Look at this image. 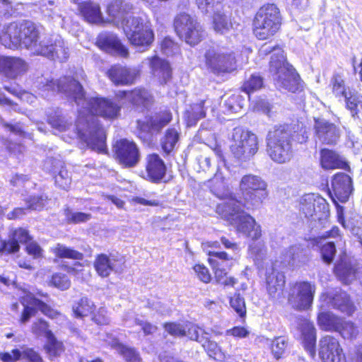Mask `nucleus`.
<instances>
[{"mask_svg":"<svg viewBox=\"0 0 362 362\" xmlns=\"http://www.w3.org/2000/svg\"><path fill=\"white\" fill-rule=\"evenodd\" d=\"M319 355L323 362H346L338 341L330 336L320 339Z\"/></svg>","mask_w":362,"mask_h":362,"instance_id":"obj_21","label":"nucleus"},{"mask_svg":"<svg viewBox=\"0 0 362 362\" xmlns=\"http://www.w3.org/2000/svg\"><path fill=\"white\" fill-rule=\"evenodd\" d=\"M179 48L170 37H165L161 42V50L163 54L170 56L177 52Z\"/></svg>","mask_w":362,"mask_h":362,"instance_id":"obj_63","label":"nucleus"},{"mask_svg":"<svg viewBox=\"0 0 362 362\" xmlns=\"http://www.w3.org/2000/svg\"><path fill=\"white\" fill-rule=\"evenodd\" d=\"M50 282L54 287L61 290H66L71 285V282L67 276L61 273L53 274Z\"/></svg>","mask_w":362,"mask_h":362,"instance_id":"obj_57","label":"nucleus"},{"mask_svg":"<svg viewBox=\"0 0 362 362\" xmlns=\"http://www.w3.org/2000/svg\"><path fill=\"white\" fill-rule=\"evenodd\" d=\"M172 119V114L168 110L160 112L149 118L146 123H144L141 128L151 132H160Z\"/></svg>","mask_w":362,"mask_h":362,"instance_id":"obj_34","label":"nucleus"},{"mask_svg":"<svg viewBox=\"0 0 362 362\" xmlns=\"http://www.w3.org/2000/svg\"><path fill=\"white\" fill-rule=\"evenodd\" d=\"M37 26L30 21L11 23L4 28L0 40L3 45L10 49L23 46L33 54L44 53L42 49L44 38L40 40Z\"/></svg>","mask_w":362,"mask_h":362,"instance_id":"obj_4","label":"nucleus"},{"mask_svg":"<svg viewBox=\"0 0 362 362\" xmlns=\"http://www.w3.org/2000/svg\"><path fill=\"white\" fill-rule=\"evenodd\" d=\"M315 290V286L308 281L296 282L291 288L288 301L296 310H308L312 305Z\"/></svg>","mask_w":362,"mask_h":362,"instance_id":"obj_14","label":"nucleus"},{"mask_svg":"<svg viewBox=\"0 0 362 362\" xmlns=\"http://www.w3.org/2000/svg\"><path fill=\"white\" fill-rule=\"evenodd\" d=\"M64 215L69 223H79L86 222L91 218V214L83 212H74L69 209L64 210Z\"/></svg>","mask_w":362,"mask_h":362,"instance_id":"obj_54","label":"nucleus"},{"mask_svg":"<svg viewBox=\"0 0 362 362\" xmlns=\"http://www.w3.org/2000/svg\"><path fill=\"white\" fill-rule=\"evenodd\" d=\"M43 96L49 93H64L78 106V118L74 129L88 146L98 152L106 149V136L103 128L98 123L96 116L112 120L119 115L120 106L113 100L102 97H86L82 86L75 79L64 76L59 80L41 82Z\"/></svg>","mask_w":362,"mask_h":362,"instance_id":"obj_1","label":"nucleus"},{"mask_svg":"<svg viewBox=\"0 0 362 362\" xmlns=\"http://www.w3.org/2000/svg\"><path fill=\"white\" fill-rule=\"evenodd\" d=\"M228 138L232 154L241 162L250 160L258 151L259 140L257 135L240 127H235Z\"/></svg>","mask_w":362,"mask_h":362,"instance_id":"obj_7","label":"nucleus"},{"mask_svg":"<svg viewBox=\"0 0 362 362\" xmlns=\"http://www.w3.org/2000/svg\"><path fill=\"white\" fill-rule=\"evenodd\" d=\"M204 58L207 69L214 74L231 73L236 69V59L233 52L213 47L206 50Z\"/></svg>","mask_w":362,"mask_h":362,"instance_id":"obj_12","label":"nucleus"},{"mask_svg":"<svg viewBox=\"0 0 362 362\" xmlns=\"http://www.w3.org/2000/svg\"><path fill=\"white\" fill-rule=\"evenodd\" d=\"M335 252V245L332 242L325 243L321 248L322 259L325 262L328 264L332 262Z\"/></svg>","mask_w":362,"mask_h":362,"instance_id":"obj_60","label":"nucleus"},{"mask_svg":"<svg viewBox=\"0 0 362 362\" xmlns=\"http://www.w3.org/2000/svg\"><path fill=\"white\" fill-rule=\"evenodd\" d=\"M174 26L178 36L191 46L197 45L204 37L202 25L189 14H179L175 18Z\"/></svg>","mask_w":362,"mask_h":362,"instance_id":"obj_10","label":"nucleus"},{"mask_svg":"<svg viewBox=\"0 0 362 362\" xmlns=\"http://www.w3.org/2000/svg\"><path fill=\"white\" fill-rule=\"evenodd\" d=\"M165 330L172 335L175 336H186V328L180 324L168 323L166 324Z\"/></svg>","mask_w":362,"mask_h":362,"instance_id":"obj_64","label":"nucleus"},{"mask_svg":"<svg viewBox=\"0 0 362 362\" xmlns=\"http://www.w3.org/2000/svg\"><path fill=\"white\" fill-rule=\"evenodd\" d=\"M271 54L269 71L279 90L296 93L302 88L300 76L292 65L288 63L284 50L279 46L264 43L259 49L258 55L264 58Z\"/></svg>","mask_w":362,"mask_h":362,"instance_id":"obj_3","label":"nucleus"},{"mask_svg":"<svg viewBox=\"0 0 362 362\" xmlns=\"http://www.w3.org/2000/svg\"><path fill=\"white\" fill-rule=\"evenodd\" d=\"M265 251V246L261 242H253L249 246V253L255 259H262Z\"/></svg>","mask_w":362,"mask_h":362,"instance_id":"obj_61","label":"nucleus"},{"mask_svg":"<svg viewBox=\"0 0 362 362\" xmlns=\"http://www.w3.org/2000/svg\"><path fill=\"white\" fill-rule=\"evenodd\" d=\"M334 273L345 284H349L358 277L362 284V268L357 270L345 253L340 255L334 267Z\"/></svg>","mask_w":362,"mask_h":362,"instance_id":"obj_22","label":"nucleus"},{"mask_svg":"<svg viewBox=\"0 0 362 362\" xmlns=\"http://www.w3.org/2000/svg\"><path fill=\"white\" fill-rule=\"evenodd\" d=\"M300 211L306 217L313 219H325L329 214V207L326 199L319 194H308L300 200Z\"/></svg>","mask_w":362,"mask_h":362,"instance_id":"obj_13","label":"nucleus"},{"mask_svg":"<svg viewBox=\"0 0 362 362\" xmlns=\"http://www.w3.org/2000/svg\"><path fill=\"white\" fill-rule=\"evenodd\" d=\"M325 300H327L328 303H331L333 307L348 315H352L355 310V306L349 300L347 293L340 289L336 290L333 293H329Z\"/></svg>","mask_w":362,"mask_h":362,"instance_id":"obj_30","label":"nucleus"},{"mask_svg":"<svg viewBox=\"0 0 362 362\" xmlns=\"http://www.w3.org/2000/svg\"><path fill=\"white\" fill-rule=\"evenodd\" d=\"M210 103L211 102L209 100H205L191 105L185 112V117L187 126H194L198 120L204 117L207 105Z\"/></svg>","mask_w":362,"mask_h":362,"instance_id":"obj_37","label":"nucleus"},{"mask_svg":"<svg viewBox=\"0 0 362 362\" xmlns=\"http://www.w3.org/2000/svg\"><path fill=\"white\" fill-rule=\"evenodd\" d=\"M20 299L21 303L11 304V310L15 314L21 308L22 310L21 317H33L37 315L39 312L47 317H54L59 315L57 310L35 298L30 291H23Z\"/></svg>","mask_w":362,"mask_h":362,"instance_id":"obj_11","label":"nucleus"},{"mask_svg":"<svg viewBox=\"0 0 362 362\" xmlns=\"http://www.w3.org/2000/svg\"><path fill=\"white\" fill-rule=\"evenodd\" d=\"M30 239L27 230L18 228L15 230L7 241H4L1 245V250L3 252L14 253L19 250V243H25Z\"/></svg>","mask_w":362,"mask_h":362,"instance_id":"obj_32","label":"nucleus"},{"mask_svg":"<svg viewBox=\"0 0 362 362\" xmlns=\"http://www.w3.org/2000/svg\"><path fill=\"white\" fill-rule=\"evenodd\" d=\"M232 27L229 18L221 13H216L214 16V28L217 33H225Z\"/></svg>","mask_w":362,"mask_h":362,"instance_id":"obj_49","label":"nucleus"},{"mask_svg":"<svg viewBox=\"0 0 362 362\" xmlns=\"http://www.w3.org/2000/svg\"><path fill=\"white\" fill-rule=\"evenodd\" d=\"M288 346L287 339L284 337L275 338L272 343V351L276 358H280L286 351Z\"/></svg>","mask_w":362,"mask_h":362,"instance_id":"obj_55","label":"nucleus"},{"mask_svg":"<svg viewBox=\"0 0 362 362\" xmlns=\"http://www.w3.org/2000/svg\"><path fill=\"white\" fill-rule=\"evenodd\" d=\"M146 170L148 179L157 182L165 177L166 166L158 155L151 154L146 158Z\"/></svg>","mask_w":362,"mask_h":362,"instance_id":"obj_29","label":"nucleus"},{"mask_svg":"<svg viewBox=\"0 0 362 362\" xmlns=\"http://www.w3.org/2000/svg\"><path fill=\"white\" fill-rule=\"evenodd\" d=\"M27 351H34L33 349L25 348L22 351L19 349H13L11 352H5L0 354V358L4 362H16L21 359H25V353Z\"/></svg>","mask_w":362,"mask_h":362,"instance_id":"obj_52","label":"nucleus"},{"mask_svg":"<svg viewBox=\"0 0 362 362\" xmlns=\"http://www.w3.org/2000/svg\"><path fill=\"white\" fill-rule=\"evenodd\" d=\"M320 327L327 332H338L342 318H317Z\"/></svg>","mask_w":362,"mask_h":362,"instance_id":"obj_53","label":"nucleus"},{"mask_svg":"<svg viewBox=\"0 0 362 362\" xmlns=\"http://www.w3.org/2000/svg\"><path fill=\"white\" fill-rule=\"evenodd\" d=\"M239 189L245 201V207L247 210L259 207L269 195L267 182L261 177L253 174L242 177Z\"/></svg>","mask_w":362,"mask_h":362,"instance_id":"obj_9","label":"nucleus"},{"mask_svg":"<svg viewBox=\"0 0 362 362\" xmlns=\"http://www.w3.org/2000/svg\"><path fill=\"white\" fill-rule=\"evenodd\" d=\"M42 49L44 53H38L37 55H42L49 59L60 62L66 61L69 57V49L65 46L63 39L58 35H54L50 37H45Z\"/></svg>","mask_w":362,"mask_h":362,"instance_id":"obj_20","label":"nucleus"},{"mask_svg":"<svg viewBox=\"0 0 362 362\" xmlns=\"http://www.w3.org/2000/svg\"><path fill=\"white\" fill-rule=\"evenodd\" d=\"M263 86V78L257 74H251L245 80L243 85V90L245 91L250 98V94L259 90Z\"/></svg>","mask_w":362,"mask_h":362,"instance_id":"obj_47","label":"nucleus"},{"mask_svg":"<svg viewBox=\"0 0 362 362\" xmlns=\"http://www.w3.org/2000/svg\"><path fill=\"white\" fill-rule=\"evenodd\" d=\"M48 325L46 321L42 318H39L36 322L33 324V331L37 335L44 336L47 338L49 334H53L51 330L48 329Z\"/></svg>","mask_w":362,"mask_h":362,"instance_id":"obj_62","label":"nucleus"},{"mask_svg":"<svg viewBox=\"0 0 362 362\" xmlns=\"http://www.w3.org/2000/svg\"><path fill=\"white\" fill-rule=\"evenodd\" d=\"M63 162L53 158H48L44 163L43 168L54 175L56 185L68 190L71 185V177L69 172L64 168Z\"/></svg>","mask_w":362,"mask_h":362,"instance_id":"obj_23","label":"nucleus"},{"mask_svg":"<svg viewBox=\"0 0 362 362\" xmlns=\"http://www.w3.org/2000/svg\"><path fill=\"white\" fill-rule=\"evenodd\" d=\"M114 151L116 160L125 168L134 167L140 160L137 146L127 139L117 141L114 146Z\"/></svg>","mask_w":362,"mask_h":362,"instance_id":"obj_17","label":"nucleus"},{"mask_svg":"<svg viewBox=\"0 0 362 362\" xmlns=\"http://www.w3.org/2000/svg\"><path fill=\"white\" fill-rule=\"evenodd\" d=\"M245 204L241 202L230 198L216 206V213L226 220L235 230L252 240H258L262 236V228L255 219L244 211Z\"/></svg>","mask_w":362,"mask_h":362,"instance_id":"obj_5","label":"nucleus"},{"mask_svg":"<svg viewBox=\"0 0 362 362\" xmlns=\"http://www.w3.org/2000/svg\"><path fill=\"white\" fill-rule=\"evenodd\" d=\"M352 181L346 173H339L334 175L332 180V190L329 196L334 204L337 202L344 203L347 202L352 192Z\"/></svg>","mask_w":362,"mask_h":362,"instance_id":"obj_19","label":"nucleus"},{"mask_svg":"<svg viewBox=\"0 0 362 362\" xmlns=\"http://www.w3.org/2000/svg\"><path fill=\"white\" fill-rule=\"evenodd\" d=\"M48 122L53 128L60 132L66 131L73 127L72 119H66L59 112L49 115Z\"/></svg>","mask_w":362,"mask_h":362,"instance_id":"obj_46","label":"nucleus"},{"mask_svg":"<svg viewBox=\"0 0 362 362\" xmlns=\"http://www.w3.org/2000/svg\"><path fill=\"white\" fill-rule=\"evenodd\" d=\"M132 9L131 3L115 0L108 6L107 13L115 23H121L131 45L144 52L154 41V33L151 22L146 17L128 16Z\"/></svg>","mask_w":362,"mask_h":362,"instance_id":"obj_2","label":"nucleus"},{"mask_svg":"<svg viewBox=\"0 0 362 362\" xmlns=\"http://www.w3.org/2000/svg\"><path fill=\"white\" fill-rule=\"evenodd\" d=\"M95 305L86 297L81 298L73 305V312L76 317H88L93 313Z\"/></svg>","mask_w":362,"mask_h":362,"instance_id":"obj_44","label":"nucleus"},{"mask_svg":"<svg viewBox=\"0 0 362 362\" xmlns=\"http://www.w3.org/2000/svg\"><path fill=\"white\" fill-rule=\"evenodd\" d=\"M332 93L336 98H342L351 90L346 86L345 78L342 73H334L329 83Z\"/></svg>","mask_w":362,"mask_h":362,"instance_id":"obj_41","label":"nucleus"},{"mask_svg":"<svg viewBox=\"0 0 362 362\" xmlns=\"http://www.w3.org/2000/svg\"><path fill=\"white\" fill-rule=\"evenodd\" d=\"M313 130L316 142L322 144H336L341 134L339 126L322 117L314 118Z\"/></svg>","mask_w":362,"mask_h":362,"instance_id":"obj_15","label":"nucleus"},{"mask_svg":"<svg viewBox=\"0 0 362 362\" xmlns=\"http://www.w3.org/2000/svg\"><path fill=\"white\" fill-rule=\"evenodd\" d=\"M284 261L292 266H300L305 264L308 257L306 251L299 245H293L283 252Z\"/></svg>","mask_w":362,"mask_h":362,"instance_id":"obj_35","label":"nucleus"},{"mask_svg":"<svg viewBox=\"0 0 362 362\" xmlns=\"http://www.w3.org/2000/svg\"><path fill=\"white\" fill-rule=\"evenodd\" d=\"M267 151L271 159L278 163H285L293 156L292 134L287 124L274 126L267 136Z\"/></svg>","mask_w":362,"mask_h":362,"instance_id":"obj_6","label":"nucleus"},{"mask_svg":"<svg viewBox=\"0 0 362 362\" xmlns=\"http://www.w3.org/2000/svg\"><path fill=\"white\" fill-rule=\"evenodd\" d=\"M218 158L216 173L211 179V191L218 197L222 198L227 189V182L229 179V168L226 165L223 151L218 145L213 148Z\"/></svg>","mask_w":362,"mask_h":362,"instance_id":"obj_18","label":"nucleus"},{"mask_svg":"<svg viewBox=\"0 0 362 362\" xmlns=\"http://www.w3.org/2000/svg\"><path fill=\"white\" fill-rule=\"evenodd\" d=\"M46 339L45 349L49 358L53 359L59 356L64 351L62 342L58 341L53 334H49V336Z\"/></svg>","mask_w":362,"mask_h":362,"instance_id":"obj_43","label":"nucleus"},{"mask_svg":"<svg viewBox=\"0 0 362 362\" xmlns=\"http://www.w3.org/2000/svg\"><path fill=\"white\" fill-rule=\"evenodd\" d=\"M51 251L56 257L59 258H69L78 260L83 258V255L81 252L59 243L52 247Z\"/></svg>","mask_w":362,"mask_h":362,"instance_id":"obj_45","label":"nucleus"},{"mask_svg":"<svg viewBox=\"0 0 362 362\" xmlns=\"http://www.w3.org/2000/svg\"><path fill=\"white\" fill-rule=\"evenodd\" d=\"M154 78L160 84L168 83L172 78V69L168 62L154 56L146 59Z\"/></svg>","mask_w":362,"mask_h":362,"instance_id":"obj_28","label":"nucleus"},{"mask_svg":"<svg viewBox=\"0 0 362 362\" xmlns=\"http://www.w3.org/2000/svg\"><path fill=\"white\" fill-rule=\"evenodd\" d=\"M47 196L43 194L30 195L25 200L27 205V209L34 211L42 210L47 204Z\"/></svg>","mask_w":362,"mask_h":362,"instance_id":"obj_48","label":"nucleus"},{"mask_svg":"<svg viewBox=\"0 0 362 362\" xmlns=\"http://www.w3.org/2000/svg\"><path fill=\"white\" fill-rule=\"evenodd\" d=\"M198 8L203 13H210L220 6L221 0H195Z\"/></svg>","mask_w":362,"mask_h":362,"instance_id":"obj_58","label":"nucleus"},{"mask_svg":"<svg viewBox=\"0 0 362 362\" xmlns=\"http://www.w3.org/2000/svg\"><path fill=\"white\" fill-rule=\"evenodd\" d=\"M320 163L324 169H335L341 168L344 162L334 151L327 148L320 151Z\"/></svg>","mask_w":362,"mask_h":362,"instance_id":"obj_39","label":"nucleus"},{"mask_svg":"<svg viewBox=\"0 0 362 362\" xmlns=\"http://www.w3.org/2000/svg\"><path fill=\"white\" fill-rule=\"evenodd\" d=\"M224 113L230 114L238 112L242 108L243 105L240 103V96L238 95H232L224 100L223 106Z\"/></svg>","mask_w":362,"mask_h":362,"instance_id":"obj_51","label":"nucleus"},{"mask_svg":"<svg viewBox=\"0 0 362 362\" xmlns=\"http://www.w3.org/2000/svg\"><path fill=\"white\" fill-rule=\"evenodd\" d=\"M342 98H344L346 107L350 111L351 116L358 117V112L362 110V95L351 89Z\"/></svg>","mask_w":362,"mask_h":362,"instance_id":"obj_40","label":"nucleus"},{"mask_svg":"<svg viewBox=\"0 0 362 362\" xmlns=\"http://www.w3.org/2000/svg\"><path fill=\"white\" fill-rule=\"evenodd\" d=\"M98 47L107 53L119 55L122 57H127L129 52L119 38L113 33H101L96 42Z\"/></svg>","mask_w":362,"mask_h":362,"instance_id":"obj_25","label":"nucleus"},{"mask_svg":"<svg viewBox=\"0 0 362 362\" xmlns=\"http://www.w3.org/2000/svg\"><path fill=\"white\" fill-rule=\"evenodd\" d=\"M28 70V63L21 58L0 56V74L7 78H16Z\"/></svg>","mask_w":362,"mask_h":362,"instance_id":"obj_24","label":"nucleus"},{"mask_svg":"<svg viewBox=\"0 0 362 362\" xmlns=\"http://www.w3.org/2000/svg\"><path fill=\"white\" fill-rule=\"evenodd\" d=\"M180 135L175 128L168 129L160 139V146L163 151L167 155L170 154L175 148L179 141Z\"/></svg>","mask_w":362,"mask_h":362,"instance_id":"obj_42","label":"nucleus"},{"mask_svg":"<svg viewBox=\"0 0 362 362\" xmlns=\"http://www.w3.org/2000/svg\"><path fill=\"white\" fill-rule=\"evenodd\" d=\"M209 262L213 267L215 278L218 283L224 286H233L236 280L227 276L226 268L231 266L232 258L225 252L209 251Z\"/></svg>","mask_w":362,"mask_h":362,"instance_id":"obj_16","label":"nucleus"},{"mask_svg":"<svg viewBox=\"0 0 362 362\" xmlns=\"http://www.w3.org/2000/svg\"><path fill=\"white\" fill-rule=\"evenodd\" d=\"M94 268L97 274L103 277H107L111 272H120L122 270V262L112 255H98L94 261Z\"/></svg>","mask_w":362,"mask_h":362,"instance_id":"obj_27","label":"nucleus"},{"mask_svg":"<svg viewBox=\"0 0 362 362\" xmlns=\"http://www.w3.org/2000/svg\"><path fill=\"white\" fill-rule=\"evenodd\" d=\"M80 11L86 21L90 23L103 22L102 13L98 4L84 2L80 6Z\"/></svg>","mask_w":362,"mask_h":362,"instance_id":"obj_38","label":"nucleus"},{"mask_svg":"<svg viewBox=\"0 0 362 362\" xmlns=\"http://www.w3.org/2000/svg\"><path fill=\"white\" fill-rule=\"evenodd\" d=\"M230 306L236 311L239 315V317H245L246 313V308L245 301L239 294L235 295L230 298Z\"/></svg>","mask_w":362,"mask_h":362,"instance_id":"obj_59","label":"nucleus"},{"mask_svg":"<svg viewBox=\"0 0 362 362\" xmlns=\"http://www.w3.org/2000/svg\"><path fill=\"white\" fill-rule=\"evenodd\" d=\"M341 325L338 332L340 333L343 338L353 339L358 334V327L351 321H346L344 318H342Z\"/></svg>","mask_w":362,"mask_h":362,"instance_id":"obj_50","label":"nucleus"},{"mask_svg":"<svg viewBox=\"0 0 362 362\" xmlns=\"http://www.w3.org/2000/svg\"><path fill=\"white\" fill-rule=\"evenodd\" d=\"M119 96L127 98L136 106L146 107L152 101L151 93L146 89L141 88H135L130 92L124 91Z\"/></svg>","mask_w":362,"mask_h":362,"instance_id":"obj_36","label":"nucleus"},{"mask_svg":"<svg viewBox=\"0 0 362 362\" xmlns=\"http://www.w3.org/2000/svg\"><path fill=\"white\" fill-rule=\"evenodd\" d=\"M110 80L115 84L128 85L134 82L136 72L132 69L121 66H114L107 72Z\"/></svg>","mask_w":362,"mask_h":362,"instance_id":"obj_33","label":"nucleus"},{"mask_svg":"<svg viewBox=\"0 0 362 362\" xmlns=\"http://www.w3.org/2000/svg\"><path fill=\"white\" fill-rule=\"evenodd\" d=\"M119 352L123 356L126 362H139L140 356L134 348H130L122 344H118Z\"/></svg>","mask_w":362,"mask_h":362,"instance_id":"obj_56","label":"nucleus"},{"mask_svg":"<svg viewBox=\"0 0 362 362\" xmlns=\"http://www.w3.org/2000/svg\"><path fill=\"white\" fill-rule=\"evenodd\" d=\"M281 18L279 9L275 4L262 6L255 15L253 30L259 40H266L273 36L280 28Z\"/></svg>","mask_w":362,"mask_h":362,"instance_id":"obj_8","label":"nucleus"},{"mask_svg":"<svg viewBox=\"0 0 362 362\" xmlns=\"http://www.w3.org/2000/svg\"><path fill=\"white\" fill-rule=\"evenodd\" d=\"M267 289L272 298H277L281 296L284 284L285 277L279 271L272 268L266 274Z\"/></svg>","mask_w":362,"mask_h":362,"instance_id":"obj_31","label":"nucleus"},{"mask_svg":"<svg viewBox=\"0 0 362 362\" xmlns=\"http://www.w3.org/2000/svg\"><path fill=\"white\" fill-rule=\"evenodd\" d=\"M298 329L300 332L302 343L311 357L315 355L316 329L308 318H299Z\"/></svg>","mask_w":362,"mask_h":362,"instance_id":"obj_26","label":"nucleus"}]
</instances>
